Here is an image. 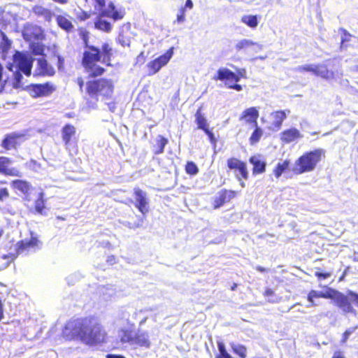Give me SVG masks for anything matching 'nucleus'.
Returning <instances> with one entry per match:
<instances>
[{
    "instance_id": "nucleus-54",
    "label": "nucleus",
    "mask_w": 358,
    "mask_h": 358,
    "mask_svg": "<svg viewBox=\"0 0 358 358\" xmlns=\"http://www.w3.org/2000/svg\"><path fill=\"white\" fill-rule=\"evenodd\" d=\"M225 85L227 86L228 88L233 89L238 92L243 90L242 86L239 84L229 85V82H227Z\"/></svg>"
},
{
    "instance_id": "nucleus-5",
    "label": "nucleus",
    "mask_w": 358,
    "mask_h": 358,
    "mask_svg": "<svg viewBox=\"0 0 358 358\" xmlns=\"http://www.w3.org/2000/svg\"><path fill=\"white\" fill-rule=\"evenodd\" d=\"M30 235L29 239H23L17 242L15 244V254L13 255L14 258L24 252L35 251L41 248L42 242L39 240L38 236L32 231L30 232Z\"/></svg>"
},
{
    "instance_id": "nucleus-17",
    "label": "nucleus",
    "mask_w": 358,
    "mask_h": 358,
    "mask_svg": "<svg viewBox=\"0 0 358 358\" xmlns=\"http://www.w3.org/2000/svg\"><path fill=\"white\" fill-rule=\"evenodd\" d=\"M131 345H137L141 347L149 348L150 346V341L149 336L147 332L138 331L136 335L133 337L131 340Z\"/></svg>"
},
{
    "instance_id": "nucleus-60",
    "label": "nucleus",
    "mask_w": 358,
    "mask_h": 358,
    "mask_svg": "<svg viewBox=\"0 0 358 358\" xmlns=\"http://www.w3.org/2000/svg\"><path fill=\"white\" fill-rule=\"evenodd\" d=\"M76 132V129L73 127H71L69 124V143H70V137L71 135L74 134Z\"/></svg>"
},
{
    "instance_id": "nucleus-4",
    "label": "nucleus",
    "mask_w": 358,
    "mask_h": 358,
    "mask_svg": "<svg viewBox=\"0 0 358 358\" xmlns=\"http://www.w3.org/2000/svg\"><path fill=\"white\" fill-rule=\"evenodd\" d=\"M95 10L99 12L101 15L112 18L117 21L124 17V12L117 10L115 4L110 1L106 7V0H93Z\"/></svg>"
},
{
    "instance_id": "nucleus-50",
    "label": "nucleus",
    "mask_w": 358,
    "mask_h": 358,
    "mask_svg": "<svg viewBox=\"0 0 358 358\" xmlns=\"http://www.w3.org/2000/svg\"><path fill=\"white\" fill-rule=\"evenodd\" d=\"M355 329L356 328H349L348 329H347L343 335L342 342L345 343L348 339L349 336L354 333Z\"/></svg>"
},
{
    "instance_id": "nucleus-48",
    "label": "nucleus",
    "mask_w": 358,
    "mask_h": 358,
    "mask_svg": "<svg viewBox=\"0 0 358 358\" xmlns=\"http://www.w3.org/2000/svg\"><path fill=\"white\" fill-rule=\"evenodd\" d=\"M348 296L351 302L355 305L358 306V294L352 290H348Z\"/></svg>"
},
{
    "instance_id": "nucleus-39",
    "label": "nucleus",
    "mask_w": 358,
    "mask_h": 358,
    "mask_svg": "<svg viewBox=\"0 0 358 358\" xmlns=\"http://www.w3.org/2000/svg\"><path fill=\"white\" fill-rule=\"evenodd\" d=\"M262 130L257 125V127H255V131L252 132L250 138V143L255 144L257 143L262 137Z\"/></svg>"
},
{
    "instance_id": "nucleus-10",
    "label": "nucleus",
    "mask_w": 358,
    "mask_h": 358,
    "mask_svg": "<svg viewBox=\"0 0 358 358\" xmlns=\"http://www.w3.org/2000/svg\"><path fill=\"white\" fill-rule=\"evenodd\" d=\"M84 41L89 50L85 51L83 58V66H89L101 59L100 50L93 45H88L86 39Z\"/></svg>"
},
{
    "instance_id": "nucleus-24",
    "label": "nucleus",
    "mask_w": 358,
    "mask_h": 358,
    "mask_svg": "<svg viewBox=\"0 0 358 358\" xmlns=\"http://www.w3.org/2000/svg\"><path fill=\"white\" fill-rule=\"evenodd\" d=\"M99 15L100 16L97 17L96 22H94L95 28L105 32H110L112 29L111 24L106 20H103L102 18L103 16L101 15V13H99Z\"/></svg>"
},
{
    "instance_id": "nucleus-40",
    "label": "nucleus",
    "mask_w": 358,
    "mask_h": 358,
    "mask_svg": "<svg viewBox=\"0 0 358 358\" xmlns=\"http://www.w3.org/2000/svg\"><path fill=\"white\" fill-rule=\"evenodd\" d=\"M315 68V64H304L296 66L294 68V71L299 73H303L304 71L311 72L313 73Z\"/></svg>"
},
{
    "instance_id": "nucleus-25",
    "label": "nucleus",
    "mask_w": 358,
    "mask_h": 358,
    "mask_svg": "<svg viewBox=\"0 0 358 358\" xmlns=\"http://www.w3.org/2000/svg\"><path fill=\"white\" fill-rule=\"evenodd\" d=\"M156 143L154 145L155 155H159L164 152V148L168 143V140L161 135H158L156 138Z\"/></svg>"
},
{
    "instance_id": "nucleus-59",
    "label": "nucleus",
    "mask_w": 358,
    "mask_h": 358,
    "mask_svg": "<svg viewBox=\"0 0 358 358\" xmlns=\"http://www.w3.org/2000/svg\"><path fill=\"white\" fill-rule=\"evenodd\" d=\"M132 337L130 336V335H127V334H125L122 338V342H129L131 344V340H132Z\"/></svg>"
},
{
    "instance_id": "nucleus-27",
    "label": "nucleus",
    "mask_w": 358,
    "mask_h": 358,
    "mask_svg": "<svg viewBox=\"0 0 358 358\" xmlns=\"http://www.w3.org/2000/svg\"><path fill=\"white\" fill-rule=\"evenodd\" d=\"M231 76H234V72L227 68H220L217 75L213 77L215 80H230Z\"/></svg>"
},
{
    "instance_id": "nucleus-26",
    "label": "nucleus",
    "mask_w": 358,
    "mask_h": 358,
    "mask_svg": "<svg viewBox=\"0 0 358 358\" xmlns=\"http://www.w3.org/2000/svg\"><path fill=\"white\" fill-rule=\"evenodd\" d=\"M101 52V57L102 59V62L107 65H109V62L110 61V57L112 55V48L108 43H103L101 45V48L99 49Z\"/></svg>"
},
{
    "instance_id": "nucleus-34",
    "label": "nucleus",
    "mask_w": 358,
    "mask_h": 358,
    "mask_svg": "<svg viewBox=\"0 0 358 358\" xmlns=\"http://www.w3.org/2000/svg\"><path fill=\"white\" fill-rule=\"evenodd\" d=\"M147 67L148 69V74L149 76H152V75L157 73L163 66L157 61V59H155L153 61L148 63Z\"/></svg>"
},
{
    "instance_id": "nucleus-47",
    "label": "nucleus",
    "mask_w": 358,
    "mask_h": 358,
    "mask_svg": "<svg viewBox=\"0 0 358 358\" xmlns=\"http://www.w3.org/2000/svg\"><path fill=\"white\" fill-rule=\"evenodd\" d=\"M57 22L60 27L67 31V19L62 15L57 17Z\"/></svg>"
},
{
    "instance_id": "nucleus-62",
    "label": "nucleus",
    "mask_w": 358,
    "mask_h": 358,
    "mask_svg": "<svg viewBox=\"0 0 358 358\" xmlns=\"http://www.w3.org/2000/svg\"><path fill=\"white\" fill-rule=\"evenodd\" d=\"M332 358H345L341 351H336L334 353Z\"/></svg>"
},
{
    "instance_id": "nucleus-58",
    "label": "nucleus",
    "mask_w": 358,
    "mask_h": 358,
    "mask_svg": "<svg viewBox=\"0 0 358 358\" xmlns=\"http://www.w3.org/2000/svg\"><path fill=\"white\" fill-rule=\"evenodd\" d=\"M273 294L274 292L270 288H267L264 294V295L266 297L273 296Z\"/></svg>"
},
{
    "instance_id": "nucleus-51",
    "label": "nucleus",
    "mask_w": 358,
    "mask_h": 358,
    "mask_svg": "<svg viewBox=\"0 0 358 358\" xmlns=\"http://www.w3.org/2000/svg\"><path fill=\"white\" fill-rule=\"evenodd\" d=\"M185 20V8H181L177 15L176 22L178 23H182Z\"/></svg>"
},
{
    "instance_id": "nucleus-64",
    "label": "nucleus",
    "mask_w": 358,
    "mask_h": 358,
    "mask_svg": "<svg viewBox=\"0 0 358 358\" xmlns=\"http://www.w3.org/2000/svg\"><path fill=\"white\" fill-rule=\"evenodd\" d=\"M106 357L107 358H125L124 356L117 355H113V354L107 355Z\"/></svg>"
},
{
    "instance_id": "nucleus-32",
    "label": "nucleus",
    "mask_w": 358,
    "mask_h": 358,
    "mask_svg": "<svg viewBox=\"0 0 358 358\" xmlns=\"http://www.w3.org/2000/svg\"><path fill=\"white\" fill-rule=\"evenodd\" d=\"M234 352L238 355L241 358H245L247 356V348L245 346L231 343L230 344Z\"/></svg>"
},
{
    "instance_id": "nucleus-53",
    "label": "nucleus",
    "mask_w": 358,
    "mask_h": 358,
    "mask_svg": "<svg viewBox=\"0 0 358 358\" xmlns=\"http://www.w3.org/2000/svg\"><path fill=\"white\" fill-rule=\"evenodd\" d=\"M340 31L343 33V36L341 38V47L345 43V42L348 41L347 36H351V35L345 29L341 28Z\"/></svg>"
},
{
    "instance_id": "nucleus-13",
    "label": "nucleus",
    "mask_w": 358,
    "mask_h": 358,
    "mask_svg": "<svg viewBox=\"0 0 358 358\" xmlns=\"http://www.w3.org/2000/svg\"><path fill=\"white\" fill-rule=\"evenodd\" d=\"M236 192L222 189L220 191L215 198V208H220L224 203L229 201L236 196Z\"/></svg>"
},
{
    "instance_id": "nucleus-41",
    "label": "nucleus",
    "mask_w": 358,
    "mask_h": 358,
    "mask_svg": "<svg viewBox=\"0 0 358 358\" xmlns=\"http://www.w3.org/2000/svg\"><path fill=\"white\" fill-rule=\"evenodd\" d=\"M243 164L244 162L236 158H231L227 160V166L230 169L238 170Z\"/></svg>"
},
{
    "instance_id": "nucleus-63",
    "label": "nucleus",
    "mask_w": 358,
    "mask_h": 358,
    "mask_svg": "<svg viewBox=\"0 0 358 358\" xmlns=\"http://www.w3.org/2000/svg\"><path fill=\"white\" fill-rule=\"evenodd\" d=\"M108 109L111 111V112H115V109H116V106H115V103L114 102H110V103H108Z\"/></svg>"
},
{
    "instance_id": "nucleus-36",
    "label": "nucleus",
    "mask_w": 358,
    "mask_h": 358,
    "mask_svg": "<svg viewBox=\"0 0 358 358\" xmlns=\"http://www.w3.org/2000/svg\"><path fill=\"white\" fill-rule=\"evenodd\" d=\"M173 54V48L166 51L164 55L157 58V61L164 66L169 62Z\"/></svg>"
},
{
    "instance_id": "nucleus-9",
    "label": "nucleus",
    "mask_w": 358,
    "mask_h": 358,
    "mask_svg": "<svg viewBox=\"0 0 358 358\" xmlns=\"http://www.w3.org/2000/svg\"><path fill=\"white\" fill-rule=\"evenodd\" d=\"M55 90V85L50 83L32 84L29 86L30 93L34 98L50 96Z\"/></svg>"
},
{
    "instance_id": "nucleus-30",
    "label": "nucleus",
    "mask_w": 358,
    "mask_h": 358,
    "mask_svg": "<svg viewBox=\"0 0 358 358\" xmlns=\"http://www.w3.org/2000/svg\"><path fill=\"white\" fill-rule=\"evenodd\" d=\"M201 108H199L195 114V122L197 124L198 129L204 131L208 129V123L206 117L201 114Z\"/></svg>"
},
{
    "instance_id": "nucleus-3",
    "label": "nucleus",
    "mask_w": 358,
    "mask_h": 358,
    "mask_svg": "<svg viewBox=\"0 0 358 358\" xmlns=\"http://www.w3.org/2000/svg\"><path fill=\"white\" fill-rule=\"evenodd\" d=\"M324 153L325 151L321 148L304 153L296 161L292 169L293 172L296 174H302L313 171Z\"/></svg>"
},
{
    "instance_id": "nucleus-61",
    "label": "nucleus",
    "mask_w": 358,
    "mask_h": 358,
    "mask_svg": "<svg viewBox=\"0 0 358 358\" xmlns=\"http://www.w3.org/2000/svg\"><path fill=\"white\" fill-rule=\"evenodd\" d=\"M238 75L241 78H246V71L244 69H241L238 70Z\"/></svg>"
},
{
    "instance_id": "nucleus-8",
    "label": "nucleus",
    "mask_w": 358,
    "mask_h": 358,
    "mask_svg": "<svg viewBox=\"0 0 358 358\" xmlns=\"http://www.w3.org/2000/svg\"><path fill=\"white\" fill-rule=\"evenodd\" d=\"M13 60L18 71H22L26 76L31 74L32 63L24 53L16 51L13 56Z\"/></svg>"
},
{
    "instance_id": "nucleus-7",
    "label": "nucleus",
    "mask_w": 358,
    "mask_h": 358,
    "mask_svg": "<svg viewBox=\"0 0 358 358\" xmlns=\"http://www.w3.org/2000/svg\"><path fill=\"white\" fill-rule=\"evenodd\" d=\"M13 161L6 156H0V175L6 177L21 178L22 173L16 167L11 166Z\"/></svg>"
},
{
    "instance_id": "nucleus-20",
    "label": "nucleus",
    "mask_w": 358,
    "mask_h": 358,
    "mask_svg": "<svg viewBox=\"0 0 358 358\" xmlns=\"http://www.w3.org/2000/svg\"><path fill=\"white\" fill-rule=\"evenodd\" d=\"M250 162L253 165V173H262L265 171L266 162L261 159L259 155L251 157Z\"/></svg>"
},
{
    "instance_id": "nucleus-43",
    "label": "nucleus",
    "mask_w": 358,
    "mask_h": 358,
    "mask_svg": "<svg viewBox=\"0 0 358 358\" xmlns=\"http://www.w3.org/2000/svg\"><path fill=\"white\" fill-rule=\"evenodd\" d=\"M315 298H323L322 295V291H315V290H311L308 294V301L310 303H312V305H316L314 303V299Z\"/></svg>"
},
{
    "instance_id": "nucleus-46",
    "label": "nucleus",
    "mask_w": 358,
    "mask_h": 358,
    "mask_svg": "<svg viewBox=\"0 0 358 358\" xmlns=\"http://www.w3.org/2000/svg\"><path fill=\"white\" fill-rule=\"evenodd\" d=\"M238 173L236 174V177H237V178H238V180L239 181H241V178L239 177V175L241 176L243 178L247 179L248 173L247 169H246V165H245V163L243 164V166H241L238 169Z\"/></svg>"
},
{
    "instance_id": "nucleus-6",
    "label": "nucleus",
    "mask_w": 358,
    "mask_h": 358,
    "mask_svg": "<svg viewBox=\"0 0 358 358\" xmlns=\"http://www.w3.org/2000/svg\"><path fill=\"white\" fill-rule=\"evenodd\" d=\"M24 140V134L12 132L5 135L1 141V146L6 151L17 150Z\"/></svg>"
},
{
    "instance_id": "nucleus-22",
    "label": "nucleus",
    "mask_w": 358,
    "mask_h": 358,
    "mask_svg": "<svg viewBox=\"0 0 358 358\" xmlns=\"http://www.w3.org/2000/svg\"><path fill=\"white\" fill-rule=\"evenodd\" d=\"M271 117L273 118V126L277 129H280L282 122L287 117V113L285 110H278L272 113Z\"/></svg>"
},
{
    "instance_id": "nucleus-52",
    "label": "nucleus",
    "mask_w": 358,
    "mask_h": 358,
    "mask_svg": "<svg viewBox=\"0 0 358 358\" xmlns=\"http://www.w3.org/2000/svg\"><path fill=\"white\" fill-rule=\"evenodd\" d=\"M142 223H143V219H141L138 222L131 223L129 222H127L125 224V226L130 229H136V228H138V227H141Z\"/></svg>"
},
{
    "instance_id": "nucleus-31",
    "label": "nucleus",
    "mask_w": 358,
    "mask_h": 358,
    "mask_svg": "<svg viewBox=\"0 0 358 358\" xmlns=\"http://www.w3.org/2000/svg\"><path fill=\"white\" fill-rule=\"evenodd\" d=\"M254 45H257V43L252 40L243 38L237 41L235 45V49L236 51H241L242 50H246Z\"/></svg>"
},
{
    "instance_id": "nucleus-23",
    "label": "nucleus",
    "mask_w": 358,
    "mask_h": 358,
    "mask_svg": "<svg viewBox=\"0 0 358 358\" xmlns=\"http://www.w3.org/2000/svg\"><path fill=\"white\" fill-rule=\"evenodd\" d=\"M99 293L104 300L108 301L116 294V289L113 285L102 286L99 289Z\"/></svg>"
},
{
    "instance_id": "nucleus-37",
    "label": "nucleus",
    "mask_w": 358,
    "mask_h": 358,
    "mask_svg": "<svg viewBox=\"0 0 358 358\" xmlns=\"http://www.w3.org/2000/svg\"><path fill=\"white\" fill-rule=\"evenodd\" d=\"M30 49L34 55H43L44 54V45L39 43H32L30 45Z\"/></svg>"
},
{
    "instance_id": "nucleus-45",
    "label": "nucleus",
    "mask_w": 358,
    "mask_h": 358,
    "mask_svg": "<svg viewBox=\"0 0 358 358\" xmlns=\"http://www.w3.org/2000/svg\"><path fill=\"white\" fill-rule=\"evenodd\" d=\"M117 41L123 47L129 46L130 45V38L122 34H119Z\"/></svg>"
},
{
    "instance_id": "nucleus-35",
    "label": "nucleus",
    "mask_w": 358,
    "mask_h": 358,
    "mask_svg": "<svg viewBox=\"0 0 358 358\" xmlns=\"http://www.w3.org/2000/svg\"><path fill=\"white\" fill-rule=\"evenodd\" d=\"M289 162L287 160L284 161L282 163H278L273 172L277 178H280L282 173L288 169Z\"/></svg>"
},
{
    "instance_id": "nucleus-15",
    "label": "nucleus",
    "mask_w": 358,
    "mask_h": 358,
    "mask_svg": "<svg viewBox=\"0 0 358 358\" xmlns=\"http://www.w3.org/2000/svg\"><path fill=\"white\" fill-rule=\"evenodd\" d=\"M259 117V111L255 107H251L245 110L239 120H244L247 123H253L257 127V120Z\"/></svg>"
},
{
    "instance_id": "nucleus-38",
    "label": "nucleus",
    "mask_w": 358,
    "mask_h": 358,
    "mask_svg": "<svg viewBox=\"0 0 358 358\" xmlns=\"http://www.w3.org/2000/svg\"><path fill=\"white\" fill-rule=\"evenodd\" d=\"M217 347L220 355L215 358H232L231 356L227 352L225 345L222 341H217Z\"/></svg>"
},
{
    "instance_id": "nucleus-19",
    "label": "nucleus",
    "mask_w": 358,
    "mask_h": 358,
    "mask_svg": "<svg viewBox=\"0 0 358 358\" xmlns=\"http://www.w3.org/2000/svg\"><path fill=\"white\" fill-rule=\"evenodd\" d=\"M38 70L43 76H52L55 73L54 69L50 66L47 60L42 57L37 59Z\"/></svg>"
},
{
    "instance_id": "nucleus-42",
    "label": "nucleus",
    "mask_w": 358,
    "mask_h": 358,
    "mask_svg": "<svg viewBox=\"0 0 358 358\" xmlns=\"http://www.w3.org/2000/svg\"><path fill=\"white\" fill-rule=\"evenodd\" d=\"M185 171L188 174L194 176L199 172V169L195 163L188 162L185 166Z\"/></svg>"
},
{
    "instance_id": "nucleus-18",
    "label": "nucleus",
    "mask_w": 358,
    "mask_h": 358,
    "mask_svg": "<svg viewBox=\"0 0 358 358\" xmlns=\"http://www.w3.org/2000/svg\"><path fill=\"white\" fill-rule=\"evenodd\" d=\"M47 206L43 193L39 192L36 194L34 200V212L40 215H45Z\"/></svg>"
},
{
    "instance_id": "nucleus-49",
    "label": "nucleus",
    "mask_w": 358,
    "mask_h": 358,
    "mask_svg": "<svg viewBox=\"0 0 358 358\" xmlns=\"http://www.w3.org/2000/svg\"><path fill=\"white\" fill-rule=\"evenodd\" d=\"M9 192L7 188H0V201H3L9 197Z\"/></svg>"
},
{
    "instance_id": "nucleus-44",
    "label": "nucleus",
    "mask_w": 358,
    "mask_h": 358,
    "mask_svg": "<svg viewBox=\"0 0 358 358\" xmlns=\"http://www.w3.org/2000/svg\"><path fill=\"white\" fill-rule=\"evenodd\" d=\"M337 293H338V291L328 288L325 292H322V295L324 299H331L334 300Z\"/></svg>"
},
{
    "instance_id": "nucleus-2",
    "label": "nucleus",
    "mask_w": 358,
    "mask_h": 358,
    "mask_svg": "<svg viewBox=\"0 0 358 358\" xmlns=\"http://www.w3.org/2000/svg\"><path fill=\"white\" fill-rule=\"evenodd\" d=\"M113 84L110 80L99 79L87 83V103L90 108H94L100 97L110 98L113 93Z\"/></svg>"
},
{
    "instance_id": "nucleus-57",
    "label": "nucleus",
    "mask_w": 358,
    "mask_h": 358,
    "mask_svg": "<svg viewBox=\"0 0 358 358\" xmlns=\"http://www.w3.org/2000/svg\"><path fill=\"white\" fill-rule=\"evenodd\" d=\"M74 162L76 164L75 167H71L73 169V171H78L80 169V164L81 163V160L80 158L74 159Z\"/></svg>"
},
{
    "instance_id": "nucleus-28",
    "label": "nucleus",
    "mask_w": 358,
    "mask_h": 358,
    "mask_svg": "<svg viewBox=\"0 0 358 358\" xmlns=\"http://www.w3.org/2000/svg\"><path fill=\"white\" fill-rule=\"evenodd\" d=\"M241 22L251 29H255L259 24L257 16L253 15H243L241 17Z\"/></svg>"
},
{
    "instance_id": "nucleus-1",
    "label": "nucleus",
    "mask_w": 358,
    "mask_h": 358,
    "mask_svg": "<svg viewBox=\"0 0 358 358\" xmlns=\"http://www.w3.org/2000/svg\"><path fill=\"white\" fill-rule=\"evenodd\" d=\"M106 333L94 317L78 318L69 322V336L88 346H96L105 341Z\"/></svg>"
},
{
    "instance_id": "nucleus-29",
    "label": "nucleus",
    "mask_w": 358,
    "mask_h": 358,
    "mask_svg": "<svg viewBox=\"0 0 358 358\" xmlns=\"http://www.w3.org/2000/svg\"><path fill=\"white\" fill-rule=\"evenodd\" d=\"M0 36L1 37V41L0 42V48L3 53H7L11 48L12 42L7 37L6 34L0 29Z\"/></svg>"
},
{
    "instance_id": "nucleus-33",
    "label": "nucleus",
    "mask_w": 358,
    "mask_h": 358,
    "mask_svg": "<svg viewBox=\"0 0 358 358\" xmlns=\"http://www.w3.org/2000/svg\"><path fill=\"white\" fill-rule=\"evenodd\" d=\"M84 66L85 67V69H87V71L89 72L90 75L92 77L100 76L104 71V69L102 67L96 65V63L89 66Z\"/></svg>"
},
{
    "instance_id": "nucleus-12",
    "label": "nucleus",
    "mask_w": 358,
    "mask_h": 358,
    "mask_svg": "<svg viewBox=\"0 0 358 358\" xmlns=\"http://www.w3.org/2000/svg\"><path fill=\"white\" fill-rule=\"evenodd\" d=\"M134 195L136 201L135 206L143 214L148 212L147 194L138 187L134 189Z\"/></svg>"
},
{
    "instance_id": "nucleus-55",
    "label": "nucleus",
    "mask_w": 358,
    "mask_h": 358,
    "mask_svg": "<svg viewBox=\"0 0 358 358\" xmlns=\"http://www.w3.org/2000/svg\"><path fill=\"white\" fill-rule=\"evenodd\" d=\"M204 132L208 135L209 140L211 143H215L216 142V139L215 138L213 133L211 131H210L208 128L205 129Z\"/></svg>"
},
{
    "instance_id": "nucleus-11",
    "label": "nucleus",
    "mask_w": 358,
    "mask_h": 358,
    "mask_svg": "<svg viewBox=\"0 0 358 358\" xmlns=\"http://www.w3.org/2000/svg\"><path fill=\"white\" fill-rule=\"evenodd\" d=\"M335 304L340 308L344 313H355L356 310L351 305V301L348 296V291L347 295L338 292L334 299Z\"/></svg>"
},
{
    "instance_id": "nucleus-56",
    "label": "nucleus",
    "mask_w": 358,
    "mask_h": 358,
    "mask_svg": "<svg viewBox=\"0 0 358 358\" xmlns=\"http://www.w3.org/2000/svg\"><path fill=\"white\" fill-rule=\"evenodd\" d=\"M315 275L318 278L326 279L330 276V273H329L316 272Z\"/></svg>"
},
{
    "instance_id": "nucleus-14",
    "label": "nucleus",
    "mask_w": 358,
    "mask_h": 358,
    "mask_svg": "<svg viewBox=\"0 0 358 358\" xmlns=\"http://www.w3.org/2000/svg\"><path fill=\"white\" fill-rule=\"evenodd\" d=\"M280 139L285 143H290L295 140L303 138V135L296 128L287 129L281 133Z\"/></svg>"
},
{
    "instance_id": "nucleus-16",
    "label": "nucleus",
    "mask_w": 358,
    "mask_h": 358,
    "mask_svg": "<svg viewBox=\"0 0 358 358\" xmlns=\"http://www.w3.org/2000/svg\"><path fill=\"white\" fill-rule=\"evenodd\" d=\"M10 185L13 189L19 190L25 195V200L30 201L28 199V194L31 189V185L29 182L17 179L12 180Z\"/></svg>"
},
{
    "instance_id": "nucleus-21",
    "label": "nucleus",
    "mask_w": 358,
    "mask_h": 358,
    "mask_svg": "<svg viewBox=\"0 0 358 358\" xmlns=\"http://www.w3.org/2000/svg\"><path fill=\"white\" fill-rule=\"evenodd\" d=\"M313 74L327 80L334 76V73L329 71L327 66L324 64H315Z\"/></svg>"
}]
</instances>
